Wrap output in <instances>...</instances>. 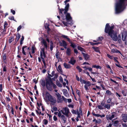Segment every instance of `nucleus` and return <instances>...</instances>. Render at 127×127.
Returning <instances> with one entry per match:
<instances>
[{"instance_id":"052dcab7","label":"nucleus","mask_w":127,"mask_h":127,"mask_svg":"<svg viewBox=\"0 0 127 127\" xmlns=\"http://www.w3.org/2000/svg\"><path fill=\"white\" fill-rule=\"evenodd\" d=\"M59 81H60L62 83H63V79L62 77L60 76L59 77Z\"/></svg>"},{"instance_id":"864d4df0","label":"nucleus","mask_w":127,"mask_h":127,"mask_svg":"<svg viewBox=\"0 0 127 127\" xmlns=\"http://www.w3.org/2000/svg\"><path fill=\"white\" fill-rule=\"evenodd\" d=\"M116 96L117 97H118V99H119V98L121 97V95L117 92H116Z\"/></svg>"},{"instance_id":"de8ad7c7","label":"nucleus","mask_w":127,"mask_h":127,"mask_svg":"<svg viewBox=\"0 0 127 127\" xmlns=\"http://www.w3.org/2000/svg\"><path fill=\"white\" fill-rule=\"evenodd\" d=\"M90 43L92 45H97L99 43H94L92 42H90Z\"/></svg>"},{"instance_id":"412c9836","label":"nucleus","mask_w":127,"mask_h":127,"mask_svg":"<svg viewBox=\"0 0 127 127\" xmlns=\"http://www.w3.org/2000/svg\"><path fill=\"white\" fill-rule=\"evenodd\" d=\"M66 54L68 56H69L71 54V50L69 48H67V50L66 51Z\"/></svg>"},{"instance_id":"680f3d73","label":"nucleus","mask_w":127,"mask_h":127,"mask_svg":"<svg viewBox=\"0 0 127 127\" xmlns=\"http://www.w3.org/2000/svg\"><path fill=\"white\" fill-rule=\"evenodd\" d=\"M101 122V120L100 119H98L97 120L96 123L99 124Z\"/></svg>"},{"instance_id":"6ab92c4d","label":"nucleus","mask_w":127,"mask_h":127,"mask_svg":"<svg viewBox=\"0 0 127 127\" xmlns=\"http://www.w3.org/2000/svg\"><path fill=\"white\" fill-rule=\"evenodd\" d=\"M61 117V119L63 120V121H64V123H65L67 120L66 117H65L64 115H62Z\"/></svg>"},{"instance_id":"774afa93","label":"nucleus","mask_w":127,"mask_h":127,"mask_svg":"<svg viewBox=\"0 0 127 127\" xmlns=\"http://www.w3.org/2000/svg\"><path fill=\"white\" fill-rule=\"evenodd\" d=\"M93 115L94 116L97 117H100V116H101V115H100L99 114H93Z\"/></svg>"},{"instance_id":"69168bd1","label":"nucleus","mask_w":127,"mask_h":127,"mask_svg":"<svg viewBox=\"0 0 127 127\" xmlns=\"http://www.w3.org/2000/svg\"><path fill=\"white\" fill-rule=\"evenodd\" d=\"M22 28V26L21 25L20 26L17 28V31L18 32Z\"/></svg>"},{"instance_id":"2eb2a0df","label":"nucleus","mask_w":127,"mask_h":127,"mask_svg":"<svg viewBox=\"0 0 127 127\" xmlns=\"http://www.w3.org/2000/svg\"><path fill=\"white\" fill-rule=\"evenodd\" d=\"M76 62V60L72 57L71 58L70 61L68 63L72 65H74L75 63Z\"/></svg>"},{"instance_id":"bf43d9fd","label":"nucleus","mask_w":127,"mask_h":127,"mask_svg":"<svg viewBox=\"0 0 127 127\" xmlns=\"http://www.w3.org/2000/svg\"><path fill=\"white\" fill-rule=\"evenodd\" d=\"M62 98L64 101L66 102L67 99L65 98L63 96H62Z\"/></svg>"},{"instance_id":"cd10ccee","label":"nucleus","mask_w":127,"mask_h":127,"mask_svg":"<svg viewBox=\"0 0 127 127\" xmlns=\"http://www.w3.org/2000/svg\"><path fill=\"white\" fill-rule=\"evenodd\" d=\"M84 83L86 84L85 85H87L88 86H90L91 85V83L88 81H83Z\"/></svg>"},{"instance_id":"ddd939ff","label":"nucleus","mask_w":127,"mask_h":127,"mask_svg":"<svg viewBox=\"0 0 127 127\" xmlns=\"http://www.w3.org/2000/svg\"><path fill=\"white\" fill-rule=\"evenodd\" d=\"M97 107L100 110H102L104 108V103L102 102L100 105L97 106Z\"/></svg>"},{"instance_id":"9d476101","label":"nucleus","mask_w":127,"mask_h":127,"mask_svg":"<svg viewBox=\"0 0 127 127\" xmlns=\"http://www.w3.org/2000/svg\"><path fill=\"white\" fill-rule=\"evenodd\" d=\"M127 32L126 31H124L123 32L122 34V39L123 41H125L127 37Z\"/></svg>"},{"instance_id":"4d7b16f0","label":"nucleus","mask_w":127,"mask_h":127,"mask_svg":"<svg viewBox=\"0 0 127 127\" xmlns=\"http://www.w3.org/2000/svg\"><path fill=\"white\" fill-rule=\"evenodd\" d=\"M57 85L59 87H61L62 86V85L59 82L57 83Z\"/></svg>"},{"instance_id":"a878e982","label":"nucleus","mask_w":127,"mask_h":127,"mask_svg":"<svg viewBox=\"0 0 127 127\" xmlns=\"http://www.w3.org/2000/svg\"><path fill=\"white\" fill-rule=\"evenodd\" d=\"M61 37L63 38L66 39L69 42H70L71 40L67 36L64 35H62Z\"/></svg>"},{"instance_id":"e2e57ef3","label":"nucleus","mask_w":127,"mask_h":127,"mask_svg":"<svg viewBox=\"0 0 127 127\" xmlns=\"http://www.w3.org/2000/svg\"><path fill=\"white\" fill-rule=\"evenodd\" d=\"M3 59L4 60H5L6 59V54H4L3 56Z\"/></svg>"},{"instance_id":"c85d7f7f","label":"nucleus","mask_w":127,"mask_h":127,"mask_svg":"<svg viewBox=\"0 0 127 127\" xmlns=\"http://www.w3.org/2000/svg\"><path fill=\"white\" fill-rule=\"evenodd\" d=\"M41 85L43 87L45 86L46 85L45 82V81L44 80H42L41 82Z\"/></svg>"},{"instance_id":"20e7f679","label":"nucleus","mask_w":127,"mask_h":127,"mask_svg":"<svg viewBox=\"0 0 127 127\" xmlns=\"http://www.w3.org/2000/svg\"><path fill=\"white\" fill-rule=\"evenodd\" d=\"M116 113L115 112H113L111 114H107L106 115V118L107 120H111L114 118L115 117H116Z\"/></svg>"},{"instance_id":"b1692460","label":"nucleus","mask_w":127,"mask_h":127,"mask_svg":"<svg viewBox=\"0 0 127 127\" xmlns=\"http://www.w3.org/2000/svg\"><path fill=\"white\" fill-rule=\"evenodd\" d=\"M66 44L67 43L64 40L62 41V42H60V44L61 46H66Z\"/></svg>"},{"instance_id":"a211bd4d","label":"nucleus","mask_w":127,"mask_h":127,"mask_svg":"<svg viewBox=\"0 0 127 127\" xmlns=\"http://www.w3.org/2000/svg\"><path fill=\"white\" fill-rule=\"evenodd\" d=\"M82 53L85 59L86 60H87L88 59L89 57V55H88L87 54L84 53L82 52Z\"/></svg>"},{"instance_id":"e433bc0d","label":"nucleus","mask_w":127,"mask_h":127,"mask_svg":"<svg viewBox=\"0 0 127 127\" xmlns=\"http://www.w3.org/2000/svg\"><path fill=\"white\" fill-rule=\"evenodd\" d=\"M112 52L114 53H118L119 52V51L117 50L116 49H112L111 50Z\"/></svg>"},{"instance_id":"72a5a7b5","label":"nucleus","mask_w":127,"mask_h":127,"mask_svg":"<svg viewBox=\"0 0 127 127\" xmlns=\"http://www.w3.org/2000/svg\"><path fill=\"white\" fill-rule=\"evenodd\" d=\"M106 93L108 95H110L112 94L113 95V94L112 93L111 91L108 90L106 91Z\"/></svg>"},{"instance_id":"58836bf2","label":"nucleus","mask_w":127,"mask_h":127,"mask_svg":"<svg viewBox=\"0 0 127 127\" xmlns=\"http://www.w3.org/2000/svg\"><path fill=\"white\" fill-rule=\"evenodd\" d=\"M59 52H57L55 54V56L56 58L57 59H58L59 58Z\"/></svg>"},{"instance_id":"1a4fd4ad","label":"nucleus","mask_w":127,"mask_h":127,"mask_svg":"<svg viewBox=\"0 0 127 127\" xmlns=\"http://www.w3.org/2000/svg\"><path fill=\"white\" fill-rule=\"evenodd\" d=\"M40 56L41 58L44 57V58H45L46 57L44 48H41V50L40 51Z\"/></svg>"},{"instance_id":"f704fd0d","label":"nucleus","mask_w":127,"mask_h":127,"mask_svg":"<svg viewBox=\"0 0 127 127\" xmlns=\"http://www.w3.org/2000/svg\"><path fill=\"white\" fill-rule=\"evenodd\" d=\"M50 43L51 44L50 45V48L51 50L52 51V50L53 48V43L52 41H51L50 42Z\"/></svg>"},{"instance_id":"2f4dec72","label":"nucleus","mask_w":127,"mask_h":127,"mask_svg":"<svg viewBox=\"0 0 127 127\" xmlns=\"http://www.w3.org/2000/svg\"><path fill=\"white\" fill-rule=\"evenodd\" d=\"M27 46H23V47L22 48V53H23V54H24L25 55H26V53L25 51V50H24V49L25 48L27 47Z\"/></svg>"},{"instance_id":"49530a36","label":"nucleus","mask_w":127,"mask_h":127,"mask_svg":"<svg viewBox=\"0 0 127 127\" xmlns=\"http://www.w3.org/2000/svg\"><path fill=\"white\" fill-rule=\"evenodd\" d=\"M45 29L47 30L48 31H49L50 30V28H49L48 25L47 26H45Z\"/></svg>"},{"instance_id":"5701e85b","label":"nucleus","mask_w":127,"mask_h":127,"mask_svg":"<svg viewBox=\"0 0 127 127\" xmlns=\"http://www.w3.org/2000/svg\"><path fill=\"white\" fill-rule=\"evenodd\" d=\"M69 42L71 44L70 46H71L74 49H75L76 47V44L75 43H72L71 40L70 41V42Z\"/></svg>"},{"instance_id":"aec40b11","label":"nucleus","mask_w":127,"mask_h":127,"mask_svg":"<svg viewBox=\"0 0 127 127\" xmlns=\"http://www.w3.org/2000/svg\"><path fill=\"white\" fill-rule=\"evenodd\" d=\"M92 48L96 52H98L100 53L99 48L98 47H93Z\"/></svg>"},{"instance_id":"4be33fe9","label":"nucleus","mask_w":127,"mask_h":127,"mask_svg":"<svg viewBox=\"0 0 127 127\" xmlns=\"http://www.w3.org/2000/svg\"><path fill=\"white\" fill-rule=\"evenodd\" d=\"M57 70L59 71L60 72V73L61 74H62L63 73V71L62 69L61 66L60 65H59L58 67Z\"/></svg>"},{"instance_id":"6e6552de","label":"nucleus","mask_w":127,"mask_h":127,"mask_svg":"<svg viewBox=\"0 0 127 127\" xmlns=\"http://www.w3.org/2000/svg\"><path fill=\"white\" fill-rule=\"evenodd\" d=\"M48 101H50L51 104L54 105L57 102V100L55 97L52 96Z\"/></svg>"},{"instance_id":"a19ab883","label":"nucleus","mask_w":127,"mask_h":127,"mask_svg":"<svg viewBox=\"0 0 127 127\" xmlns=\"http://www.w3.org/2000/svg\"><path fill=\"white\" fill-rule=\"evenodd\" d=\"M119 122V121H118L117 120L114 121V125L115 126H117L118 123Z\"/></svg>"},{"instance_id":"ea45409f","label":"nucleus","mask_w":127,"mask_h":127,"mask_svg":"<svg viewBox=\"0 0 127 127\" xmlns=\"http://www.w3.org/2000/svg\"><path fill=\"white\" fill-rule=\"evenodd\" d=\"M24 39V37L23 36H22V37L21 38V40L20 41V44H23V41Z\"/></svg>"},{"instance_id":"9b49d317","label":"nucleus","mask_w":127,"mask_h":127,"mask_svg":"<svg viewBox=\"0 0 127 127\" xmlns=\"http://www.w3.org/2000/svg\"><path fill=\"white\" fill-rule=\"evenodd\" d=\"M42 45L44 46L45 49H47L48 48V45L46 41L44 39H43L41 42Z\"/></svg>"},{"instance_id":"7ed1b4c3","label":"nucleus","mask_w":127,"mask_h":127,"mask_svg":"<svg viewBox=\"0 0 127 127\" xmlns=\"http://www.w3.org/2000/svg\"><path fill=\"white\" fill-rule=\"evenodd\" d=\"M62 113L67 117H70L71 115L69 109L67 107L63 108L61 110Z\"/></svg>"},{"instance_id":"f3484780","label":"nucleus","mask_w":127,"mask_h":127,"mask_svg":"<svg viewBox=\"0 0 127 127\" xmlns=\"http://www.w3.org/2000/svg\"><path fill=\"white\" fill-rule=\"evenodd\" d=\"M16 38L15 40V42L16 43L18 41L19 39L21 37V35L19 33L17 34L16 35Z\"/></svg>"},{"instance_id":"37998d69","label":"nucleus","mask_w":127,"mask_h":127,"mask_svg":"<svg viewBox=\"0 0 127 127\" xmlns=\"http://www.w3.org/2000/svg\"><path fill=\"white\" fill-rule=\"evenodd\" d=\"M67 22L68 23H67L66 22L64 21L62 22V23L65 26H67L68 24H69L68 23V22Z\"/></svg>"},{"instance_id":"a18cd8bd","label":"nucleus","mask_w":127,"mask_h":127,"mask_svg":"<svg viewBox=\"0 0 127 127\" xmlns=\"http://www.w3.org/2000/svg\"><path fill=\"white\" fill-rule=\"evenodd\" d=\"M55 95L57 96V98L58 97H61V95L58 93H57Z\"/></svg>"},{"instance_id":"393cba45","label":"nucleus","mask_w":127,"mask_h":127,"mask_svg":"<svg viewBox=\"0 0 127 127\" xmlns=\"http://www.w3.org/2000/svg\"><path fill=\"white\" fill-rule=\"evenodd\" d=\"M64 67L66 68H69L71 67V66L69 64H67L65 63L64 64Z\"/></svg>"},{"instance_id":"f257e3e1","label":"nucleus","mask_w":127,"mask_h":127,"mask_svg":"<svg viewBox=\"0 0 127 127\" xmlns=\"http://www.w3.org/2000/svg\"><path fill=\"white\" fill-rule=\"evenodd\" d=\"M114 28L113 26H110L108 23L106 25L105 29V32L106 33H108L112 39L115 41L117 40L119 41L121 39V36L120 35L117 36V33L113 30Z\"/></svg>"},{"instance_id":"79ce46f5","label":"nucleus","mask_w":127,"mask_h":127,"mask_svg":"<svg viewBox=\"0 0 127 127\" xmlns=\"http://www.w3.org/2000/svg\"><path fill=\"white\" fill-rule=\"evenodd\" d=\"M76 68L78 70L79 72H81L82 71V69L79 66H78L76 67Z\"/></svg>"},{"instance_id":"5fc2aeb1","label":"nucleus","mask_w":127,"mask_h":127,"mask_svg":"<svg viewBox=\"0 0 127 127\" xmlns=\"http://www.w3.org/2000/svg\"><path fill=\"white\" fill-rule=\"evenodd\" d=\"M44 57H41V59L42 60V61L44 65H45V60L44 59Z\"/></svg>"},{"instance_id":"473e14b6","label":"nucleus","mask_w":127,"mask_h":127,"mask_svg":"<svg viewBox=\"0 0 127 127\" xmlns=\"http://www.w3.org/2000/svg\"><path fill=\"white\" fill-rule=\"evenodd\" d=\"M77 49L79 50H80V51H84V49L82 48V47L78 46H77Z\"/></svg>"},{"instance_id":"4468645a","label":"nucleus","mask_w":127,"mask_h":127,"mask_svg":"<svg viewBox=\"0 0 127 127\" xmlns=\"http://www.w3.org/2000/svg\"><path fill=\"white\" fill-rule=\"evenodd\" d=\"M111 106V105L109 103H104V108L105 109H107L109 110L110 109Z\"/></svg>"},{"instance_id":"dca6fc26","label":"nucleus","mask_w":127,"mask_h":127,"mask_svg":"<svg viewBox=\"0 0 127 127\" xmlns=\"http://www.w3.org/2000/svg\"><path fill=\"white\" fill-rule=\"evenodd\" d=\"M122 119L125 122H126L127 120V114H123L122 116Z\"/></svg>"},{"instance_id":"c9c22d12","label":"nucleus","mask_w":127,"mask_h":127,"mask_svg":"<svg viewBox=\"0 0 127 127\" xmlns=\"http://www.w3.org/2000/svg\"><path fill=\"white\" fill-rule=\"evenodd\" d=\"M43 124L45 125H46L48 123V121L46 119H44L43 120Z\"/></svg>"},{"instance_id":"bb28decb","label":"nucleus","mask_w":127,"mask_h":127,"mask_svg":"<svg viewBox=\"0 0 127 127\" xmlns=\"http://www.w3.org/2000/svg\"><path fill=\"white\" fill-rule=\"evenodd\" d=\"M121 93L124 96H127V92L126 90H122L121 92Z\"/></svg>"},{"instance_id":"13d9d810","label":"nucleus","mask_w":127,"mask_h":127,"mask_svg":"<svg viewBox=\"0 0 127 127\" xmlns=\"http://www.w3.org/2000/svg\"><path fill=\"white\" fill-rule=\"evenodd\" d=\"M52 109L54 111H56L57 110V108L55 106H53V107Z\"/></svg>"},{"instance_id":"f8f14e48","label":"nucleus","mask_w":127,"mask_h":127,"mask_svg":"<svg viewBox=\"0 0 127 127\" xmlns=\"http://www.w3.org/2000/svg\"><path fill=\"white\" fill-rule=\"evenodd\" d=\"M63 93L64 95L67 97H69V95L68 94L67 90L66 89H63L62 90Z\"/></svg>"},{"instance_id":"0eeeda50","label":"nucleus","mask_w":127,"mask_h":127,"mask_svg":"<svg viewBox=\"0 0 127 127\" xmlns=\"http://www.w3.org/2000/svg\"><path fill=\"white\" fill-rule=\"evenodd\" d=\"M66 18L67 21L68 22L69 24H70L72 23V18L69 13H66Z\"/></svg>"},{"instance_id":"f03ea898","label":"nucleus","mask_w":127,"mask_h":127,"mask_svg":"<svg viewBox=\"0 0 127 127\" xmlns=\"http://www.w3.org/2000/svg\"><path fill=\"white\" fill-rule=\"evenodd\" d=\"M46 86L47 89L49 91H51L52 90V87L53 86L54 88H56V86L53 83L51 79L48 78L46 79Z\"/></svg>"},{"instance_id":"c03bdc74","label":"nucleus","mask_w":127,"mask_h":127,"mask_svg":"<svg viewBox=\"0 0 127 127\" xmlns=\"http://www.w3.org/2000/svg\"><path fill=\"white\" fill-rule=\"evenodd\" d=\"M61 110L58 113V115L59 117H61L62 115Z\"/></svg>"},{"instance_id":"09e8293b","label":"nucleus","mask_w":127,"mask_h":127,"mask_svg":"<svg viewBox=\"0 0 127 127\" xmlns=\"http://www.w3.org/2000/svg\"><path fill=\"white\" fill-rule=\"evenodd\" d=\"M111 101L112 99L111 98H109L107 100L106 102L107 103H110L111 102Z\"/></svg>"},{"instance_id":"6e6d98bb","label":"nucleus","mask_w":127,"mask_h":127,"mask_svg":"<svg viewBox=\"0 0 127 127\" xmlns=\"http://www.w3.org/2000/svg\"><path fill=\"white\" fill-rule=\"evenodd\" d=\"M53 119L55 121H56L57 120V117L55 115H54L53 117Z\"/></svg>"},{"instance_id":"423d86ee","label":"nucleus","mask_w":127,"mask_h":127,"mask_svg":"<svg viewBox=\"0 0 127 127\" xmlns=\"http://www.w3.org/2000/svg\"><path fill=\"white\" fill-rule=\"evenodd\" d=\"M52 96L49 93L46 92L45 95L43 96L44 99L46 101H48Z\"/></svg>"},{"instance_id":"8fccbe9b","label":"nucleus","mask_w":127,"mask_h":127,"mask_svg":"<svg viewBox=\"0 0 127 127\" xmlns=\"http://www.w3.org/2000/svg\"><path fill=\"white\" fill-rule=\"evenodd\" d=\"M8 25V24L5 21L4 22V29L7 27Z\"/></svg>"},{"instance_id":"39448f33","label":"nucleus","mask_w":127,"mask_h":127,"mask_svg":"<svg viewBox=\"0 0 127 127\" xmlns=\"http://www.w3.org/2000/svg\"><path fill=\"white\" fill-rule=\"evenodd\" d=\"M69 6V4L68 3L65 7L64 9L63 8L61 9H59V13L60 14H62L63 12L64 14H65L68 10Z\"/></svg>"},{"instance_id":"603ef678","label":"nucleus","mask_w":127,"mask_h":127,"mask_svg":"<svg viewBox=\"0 0 127 127\" xmlns=\"http://www.w3.org/2000/svg\"><path fill=\"white\" fill-rule=\"evenodd\" d=\"M8 19L11 20H13L14 21H15L14 20V18L13 16L9 17H8Z\"/></svg>"},{"instance_id":"3c124183","label":"nucleus","mask_w":127,"mask_h":127,"mask_svg":"<svg viewBox=\"0 0 127 127\" xmlns=\"http://www.w3.org/2000/svg\"><path fill=\"white\" fill-rule=\"evenodd\" d=\"M71 111L72 113L73 114H77V111L74 109H72L71 110Z\"/></svg>"},{"instance_id":"7c9ffc66","label":"nucleus","mask_w":127,"mask_h":127,"mask_svg":"<svg viewBox=\"0 0 127 127\" xmlns=\"http://www.w3.org/2000/svg\"><path fill=\"white\" fill-rule=\"evenodd\" d=\"M92 67L95 68L97 69L99 68L100 69L101 68V66L98 65H93L92 66Z\"/></svg>"},{"instance_id":"c756f323","label":"nucleus","mask_w":127,"mask_h":127,"mask_svg":"<svg viewBox=\"0 0 127 127\" xmlns=\"http://www.w3.org/2000/svg\"><path fill=\"white\" fill-rule=\"evenodd\" d=\"M14 40V37L13 36L10 37L9 40V42L10 43H11V42L13 41Z\"/></svg>"},{"instance_id":"4c0bfd02","label":"nucleus","mask_w":127,"mask_h":127,"mask_svg":"<svg viewBox=\"0 0 127 127\" xmlns=\"http://www.w3.org/2000/svg\"><path fill=\"white\" fill-rule=\"evenodd\" d=\"M57 99L58 102H61L62 101L61 97L57 98Z\"/></svg>"},{"instance_id":"0e129e2a","label":"nucleus","mask_w":127,"mask_h":127,"mask_svg":"<svg viewBox=\"0 0 127 127\" xmlns=\"http://www.w3.org/2000/svg\"><path fill=\"white\" fill-rule=\"evenodd\" d=\"M76 93L79 96L80 94V92L78 90H77L76 91Z\"/></svg>"},{"instance_id":"338daca9","label":"nucleus","mask_w":127,"mask_h":127,"mask_svg":"<svg viewBox=\"0 0 127 127\" xmlns=\"http://www.w3.org/2000/svg\"><path fill=\"white\" fill-rule=\"evenodd\" d=\"M75 78H76V79L78 81H79V77L77 75H76Z\"/></svg>"}]
</instances>
